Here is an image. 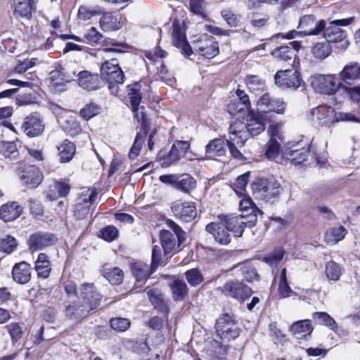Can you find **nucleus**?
<instances>
[{
	"label": "nucleus",
	"mask_w": 360,
	"mask_h": 360,
	"mask_svg": "<svg viewBox=\"0 0 360 360\" xmlns=\"http://www.w3.org/2000/svg\"><path fill=\"white\" fill-rule=\"evenodd\" d=\"M34 0H13L14 13L22 18L30 19Z\"/></svg>",
	"instance_id": "f704fd0d"
},
{
	"label": "nucleus",
	"mask_w": 360,
	"mask_h": 360,
	"mask_svg": "<svg viewBox=\"0 0 360 360\" xmlns=\"http://www.w3.org/2000/svg\"><path fill=\"white\" fill-rule=\"evenodd\" d=\"M128 97L131 105L134 117L141 124L142 128L146 129L147 126V118L145 112V108L141 106V117H139V104L141 101V94L140 91L135 89H130L128 93Z\"/></svg>",
	"instance_id": "393cba45"
},
{
	"label": "nucleus",
	"mask_w": 360,
	"mask_h": 360,
	"mask_svg": "<svg viewBox=\"0 0 360 360\" xmlns=\"http://www.w3.org/2000/svg\"><path fill=\"white\" fill-rule=\"evenodd\" d=\"M105 277L112 285H118L122 281L123 272L119 268H113L105 272Z\"/></svg>",
	"instance_id": "4d7b16f0"
},
{
	"label": "nucleus",
	"mask_w": 360,
	"mask_h": 360,
	"mask_svg": "<svg viewBox=\"0 0 360 360\" xmlns=\"http://www.w3.org/2000/svg\"><path fill=\"white\" fill-rule=\"evenodd\" d=\"M160 264H165L164 262L162 261V250L159 246L155 245L152 252L150 267L142 262H135L131 264V269L134 276L136 278V283L146 281Z\"/></svg>",
	"instance_id": "39448f33"
},
{
	"label": "nucleus",
	"mask_w": 360,
	"mask_h": 360,
	"mask_svg": "<svg viewBox=\"0 0 360 360\" xmlns=\"http://www.w3.org/2000/svg\"><path fill=\"white\" fill-rule=\"evenodd\" d=\"M269 140L266 145L265 156L269 160L278 162L281 153V143L283 138L280 127L277 125H270L268 129Z\"/></svg>",
	"instance_id": "ddd939ff"
},
{
	"label": "nucleus",
	"mask_w": 360,
	"mask_h": 360,
	"mask_svg": "<svg viewBox=\"0 0 360 360\" xmlns=\"http://www.w3.org/2000/svg\"><path fill=\"white\" fill-rule=\"evenodd\" d=\"M236 94L238 98L240 104L243 105V107L238 108L237 107H235V103H231L228 105L229 112L231 114L234 115L236 112H238L244 109H246L248 111V112L253 111V110L251 108L250 98L243 90L238 89L236 91Z\"/></svg>",
	"instance_id": "4c0bfd02"
},
{
	"label": "nucleus",
	"mask_w": 360,
	"mask_h": 360,
	"mask_svg": "<svg viewBox=\"0 0 360 360\" xmlns=\"http://www.w3.org/2000/svg\"><path fill=\"white\" fill-rule=\"evenodd\" d=\"M206 231L212 234L215 240L221 245H228L231 242V236L224 226V222H211L206 226Z\"/></svg>",
	"instance_id": "b1692460"
},
{
	"label": "nucleus",
	"mask_w": 360,
	"mask_h": 360,
	"mask_svg": "<svg viewBox=\"0 0 360 360\" xmlns=\"http://www.w3.org/2000/svg\"><path fill=\"white\" fill-rule=\"evenodd\" d=\"M312 317L317 319L319 323L325 325L333 330L337 328L335 321L326 312H314Z\"/></svg>",
	"instance_id": "603ef678"
},
{
	"label": "nucleus",
	"mask_w": 360,
	"mask_h": 360,
	"mask_svg": "<svg viewBox=\"0 0 360 360\" xmlns=\"http://www.w3.org/2000/svg\"><path fill=\"white\" fill-rule=\"evenodd\" d=\"M149 300L154 305V307L159 311L168 314L169 311L167 302H165L163 295L157 289H150L147 292Z\"/></svg>",
	"instance_id": "58836bf2"
},
{
	"label": "nucleus",
	"mask_w": 360,
	"mask_h": 360,
	"mask_svg": "<svg viewBox=\"0 0 360 360\" xmlns=\"http://www.w3.org/2000/svg\"><path fill=\"white\" fill-rule=\"evenodd\" d=\"M309 152L304 149L290 150L288 149L282 154V158L285 161L297 165H300L307 159Z\"/></svg>",
	"instance_id": "c9c22d12"
},
{
	"label": "nucleus",
	"mask_w": 360,
	"mask_h": 360,
	"mask_svg": "<svg viewBox=\"0 0 360 360\" xmlns=\"http://www.w3.org/2000/svg\"><path fill=\"white\" fill-rule=\"evenodd\" d=\"M299 27L302 30L296 31L291 30L285 34L278 33L273 36V38L277 39L282 37L287 39H292L304 35H317L323 31L326 27V22L321 20L315 23V18L312 15H306L302 16L300 20Z\"/></svg>",
	"instance_id": "7ed1b4c3"
},
{
	"label": "nucleus",
	"mask_w": 360,
	"mask_h": 360,
	"mask_svg": "<svg viewBox=\"0 0 360 360\" xmlns=\"http://www.w3.org/2000/svg\"><path fill=\"white\" fill-rule=\"evenodd\" d=\"M13 167L14 170L22 169L20 179L28 188H35L41 183L43 174L37 167L25 165L22 162H18Z\"/></svg>",
	"instance_id": "f8f14e48"
},
{
	"label": "nucleus",
	"mask_w": 360,
	"mask_h": 360,
	"mask_svg": "<svg viewBox=\"0 0 360 360\" xmlns=\"http://www.w3.org/2000/svg\"><path fill=\"white\" fill-rule=\"evenodd\" d=\"M79 291V299L88 306L90 309L93 311L99 306L101 295L93 283H84L82 284Z\"/></svg>",
	"instance_id": "dca6fc26"
},
{
	"label": "nucleus",
	"mask_w": 360,
	"mask_h": 360,
	"mask_svg": "<svg viewBox=\"0 0 360 360\" xmlns=\"http://www.w3.org/2000/svg\"><path fill=\"white\" fill-rule=\"evenodd\" d=\"M171 210L176 217L186 222L191 221L197 215L196 207L193 202L175 201L172 204Z\"/></svg>",
	"instance_id": "2eb2a0df"
},
{
	"label": "nucleus",
	"mask_w": 360,
	"mask_h": 360,
	"mask_svg": "<svg viewBox=\"0 0 360 360\" xmlns=\"http://www.w3.org/2000/svg\"><path fill=\"white\" fill-rule=\"evenodd\" d=\"M130 321L127 319L115 318L110 320L112 329L119 332H124L130 327Z\"/></svg>",
	"instance_id": "e2e57ef3"
},
{
	"label": "nucleus",
	"mask_w": 360,
	"mask_h": 360,
	"mask_svg": "<svg viewBox=\"0 0 360 360\" xmlns=\"http://www.w3.org/2000/svg\"><path fill=\"white\" fill-rule=\"evenodd\" d=\"M264 129L263 119L253 111L248 112L246 122L236 120L229 127L230 133L239 135L241 141H247L250 136H257Z\"/></svg>",
	"instance_id": "f257e3e1"
},
{
	"label": "nucleus",
	"mask_w": 360,
	"mask_h": 360,
	"mask_svg": "<svg viewBox=\"0 0 360 360\" xmlns=\"http://www.w3.org/2000/svg\"><path fill=\"white\" fill-rule=\"evenodd\" d=\"M245 141H241L239 135L229 132V139L226 141V145L233 158L238 160H245L243 155L238 149V147L243 146Z\"/></svg>",
	"instance_id": "72a5a7b5"
},
{
	"label": "nucleus",
	"mask_w": 360,
	"mask_h": 360,
	"mask_svg": "<svg viewBox=\"0 0 360 360\" xmlns=\"http://www.w3.org/2000/svg\"><path fill=\"white\" fill-rule=\"evenodd\" d=\"M245 83L249 90L255 94H260L266 89L265 81L257 75H248Z\"/></svg>",
	"instance_id": "c03bdc74"
},
{
	"label": "nucleus",
	"mask_w": 360,
	"mask_h": 360,
	"mask_svg": "<svg viewBox=\"0 0 360 360\" xmlns=\"http://www.w3.org/2000/svg\"><path fill=\"white\" fill-rule=\"evenodd\" d=\"M326 274L328 279L336 281L340 279L342 270L339 264L333 261H330L326 266Z\"/></svg>",
	"instance_id": "864d4df0"
},
{
	"label": "nucleus",
	"mask_w": 360,
	"mask_h": 360,
	"mask_svg": "<svg viewBox=\"0 0 360 360\" xmlns=\"http://www.w3.org/2000/svg\"><path fill=\"white\" fill-rule=\"evenodd\" d=\"M18 243L15 238L7 236L6 238L0 239V251L8 254L11 253L17 248Z\"/></svg>",
	"instance_id": "6e6d98bb"
},
{
	"label": "nucleus",
	"mask_w": 360,
	"mask_h": 360,
	"mask_svg": "<svg viewBox=\"0 0 360 360\" xmlns=\"http://www.w3.org/2000/svg\"><path fill=\"white\" fill-rule=\"evenodd\" d=\"M225 295L243 301L252 295V290L238 281L226 282L222 289Z\"/></svg>",
	"instance_id": "a211bd4d"
},
{
	"label": "nucleus",
	"mask_w": 360,
	"mask_h": 360,
	"mask_svg": "<svg viewBox=\"0 0 360 360\" xmlns=\"http://www.w3.org/2000/svg\"><path fill=\"white\" fill-rule=\"evenodd\" d=\"M290 46H281L274 49L271 55L278 60L286 62L293 65L296 59V53L301 47L300 41H293L289 43Z\"/></svg>",
	"instance_id": "6ab92c4d"
},
{
	"label": "nucleus",
	"mask_w": 360,
	"mask_h": 360,
	"mask_svg": "<svg viewBox=\"0 0 360 360\" xmlns=\"http://www.w3.org/2000/svg\"><path fill=\"white\" fill-rule=\"evenodd\" d=\"M331 51L332 48L330 43L326 40L316 43L311 49V54L318 60L326 58L331 53Z\"/></svg>",
	"instance_id": "37998d69"
},
{
	"label": "nucleus",
	"mask_w": 360,
	"mask_h": 360,
	"mask_svg": "<svg viewBox=\"0 0 360 360\" xmlns=\"http://www.w3.org/2000/svg\"><path fill=\"white\" fill-rule=\"evenodd\" d=\"M275 83L283 89H304L305 83L302 80L300 72L293 69L278 71L274 76Z\"/></svg>",
	"instance_id": "1a4fd4ad"
},
{
	"label": "nucleus",
	"mask_w": 360,
	"mask_h": 360,
	"mask_svg": "<svg viewBox=\"0 0 360 360\" xmlns=\"http://www.w3.org/2000/svg\"><path fill=\"white\" fill-rule=\"evenodd\" d=\"M99 110L100 108L97 105L94 103H89L81 109L80 115L84 119L88 120L98 115L99 113Z\"/></svg>",
	"instance_id": "052dcab7"
},
{
	"label": "nucleus",
	"mask_w": 360,
	"mask_h": 360,
	"mask_svg": "<svg viewBox=\"0 0 360 360\" xmlns=\"http://www.w3.org/2000/svg\"><path fill=\"white\" fill-rule=\"evenodd\" d=\"M340 77L345 83L360 79V65L356 63L347 65L340 73Z\"/></svg>",
	"instance_id": "a19ab883"
},
{
	"label": "nucleus",
	"mask_w": 360,
	"mask_h": 360,
	"mask_svg": "<svg viewBox=\"0 0 360 360\" xmlns=\"http://www.w3.org/2000/svg\"><path fill=\"white\" fill-rule=\"evenodd\" d=\"M103 38V35L94 27H91L84 34L86 41L91 44H97L101 43Z\"/></svg>",
	"instance_id": "0e129e2a"
},
{
	"label": "nucleus",
	"mask_w": 360,
	"mask_h": 360,
	"mask_svg": "<svg viewBox=\"0 0 360 360\" xmlns=\"http://www.w3.org/2000/svg\"><path fill=\"white\" fill-rule=\"evenodd\" d=\"M314 120L322 126H330L335 123V111L333 108L321 105L312 110Z\"/></svg>",
	"instance_id": "5701e85b"
},
{
	"label": "nucleus",
	"mask_w": 360,
	"mask_h": 360,
	"mask_svg": "<svg viewBox=\"0 0 360 360\" xmlns=\"http://www.w3.org/2000/svg\"><path fill=\"white\" fill-rule=\"evenodd\" d=\"M78 84L87 91H94L101 86V77L88 71H82L78 75Z\"/></svg>",
	"instance_id": "bb28decb"
},
{
	"label": "nucleus",
	"mask_w": 360,
	"mask_h": 360,
	"mask_svg": "<svg viewBox=\"0 0 360 360\" xmlns=\"http://www.w3.org/2000/svg\"><path fill=\"white\" fill-rule=\"evenodd\" d=\"M22 128L29 137H37L42 134L45 124L39 114L34 112L25 118Z\"/></svg>",
	"instance_id": "f3484780"
},
{
	"label": "nucleus",
	"mask_w": 360,
	"mask_h": 360,
	"mask_svg": "<svg viewBox=\"0 0 360 360\" xmlns=\"http://www.w3.org/2000/svg\"><path fill=\"white\" fill-rule=\"evenodd\" d=\"M100 70V77L110 83V89L115 87L111 84L112 82L117 84L124 83L125 76L116 58L105 60L101 64Z\"/></svg>",
	"instance_id": "9d476101"
},
{
	"label": "nucleus",
	"mask_w": 360,
	"mask_h": 360,
	"mask_svg": "<svg viewBox=\"0 0 360 360\" xmlns=\"http://www.w3.org/2000/svg\"><path fill=\"white\" fill-rule=\"evenodd\" d=\"M13 115V108L10 106L0 108V127L4 126L13 131L14 127L7 120L8 118L11 117Z\"/></svg>",
	"instance_id": "13d9d810"
},
{
	"label": "nucleus",
	"mask_w": 360,
	"mask_h": 360,
	"mask_svg": "<svg viewBox=\"0 0 360 360\" xmlns=\"http://www.w3.org/2000/svg\"><path fill=\"white\" fill-rule=\"evenodd\" d=\"M122 18L118 14L105 13L100 19L101 29L106 31L120 30L122 26Z\"/></svg>",
	"instance_id": "7c9ffc66"
},
{
	"label": "nucleus",
	"mask_w": 360,
	"mask_h": 360,
	"mask_svg": "<svg viewBox=\"0 0 360 360\" xmlns=\"http://www.w3.org/2000/svg\"><path fill=\"white\" fill-rule=\"evenodd\" d=\"M218 218L221 222H224L226 229L233 232L237 237L242 236L245 226L252 227L257 221L256 215L252 214L247 217L243 214L238 216L220 214Z\"/></svg>",
	"instance_id": "423d86ee"
},
{
	"label": "nucleus",
	"mask_w": 360,
	"mask_h": 360,
	"mask_svg": "<svg viewBox=\"0 0 360 360\" xmlns=\"http://www.w3.org/2000/svg\"><path fill=\"white\" fill-rule=\"evenodd\" d=\"M313 329L310 320L309 319L296 321L290 326L292 333L300 335L297 337L298 338L310 335Z\"/></svg>",
	"instance_id": "79ce46f5"
},
{
	"label": "nucleus",
	"mask_w": 360,
	"mask_h": 360,
	"mask_svg": "<svg viewBox=\"0 0 360 360\" xmlns=\"http://www.w3.org/2000/svg\"><path fill=\"white\" fill-rule=\"evenodd\" d=\"M13 280L20 284L28 283L32 276V269L26 262H21L14 265L12 270Z\"/></svg>",
	"instance_id": "cd10ccee"
},
{
	"label": "nucleus",
	"mask_w": 360,
	"mask_h": 360,
	"mask_svg": "<svg viewBox=\"0 0 360 360\" xmlns=\"http://www.w3.org/2000/svg\"><path fill=\"white\" fill-rule=\"evenodd\" d=\"M56 236L50 233L37 232L30 236L27 240L29 249L32 252L42 250L44 248L54 245L56 242Z\"/></svg>",
	"instance_id": "aec40b11"
},
{
	"label": "nucleus",
	"mask_w": 360,
	"mask_h": 360,
	"mask_svg": "<svg viewBox=\"0 0 360 360\" xmlns=\"http://www.w3.org/2000/svg\"><path fill=\"white\" fill-rule=\"evenodd\" d=\"M226 146L224 141L221 139L211 140L205 146L206 155L209 158L221 157L226 153Z\"/></svg>",
	"instance_id": "473e14b6"
},
{
	"label": "nucleus",
	"mask_w": 360,
	"mask_h": 360,
	"mask_svg": "<svg viewBox=\"0 0 360 360\" xmlns=\"http://www.w3.org/2000/svg\"><path fill=\"white\" fill-rule=\"evenodd\" d=\"M166 224L173 233L168 230H162L160 233V240L165 256L176 249L180 250L181 244L186 240V233L174 221L167 219Z\"/></svg>",
	"instance_id": "f03ea898"
},
{
	"label": "nucleus",
	"mask_w": 360,
	"mask_h": 360,
	"mask_svg": "<svg viewBox=\"0 0 360 360\" xmlns=\"http://www.w3.org/2000/svg\"><path fill=\"white\" fill-rule=\"evenodd\" d=\"M22 212V207L16 202L6 203L0 207V218L6 222L18 218Z\"/></svg>",
	"instance_id": "c85d7f7f"
},
{
	"label": "nucleus",
	"mask_w": 360,
	"mask_h": 360,
	"mask_svg": "<svg viewBox=\"0 0 360 360\" xmlns=\"http://www.w3.org/2000/svg\"><path fill=\"white\" fill-rule=\"evenodd\" d=\"M91 311L82 300L71 302L65 305V315L67 319L79 323L87 317Z\"/></svg>",
	"instance_id": "412c9836"
},
{
	"label": "nucleus",
	"mask_w": 360,
	"mask_h": 360,
	"mask_svg": "<svg viewBox=\"0 0 360 360\" xmlns=\"http://www.w3.org/2000/svg\"><path fill=\"white\" fill-rule=\"evenodd\" d=\"M49 79L50 86L58 87L70 82L73 78L61 65H58L49 73Z\"/></svg>",
	"instance_id": "c756f323"
},
{
	"label": "nucleus",
	"mask_w": 360,
	"mask_h": 360,
	"mask_svg": "<svg viewBox=\"0 0 360 360\" xmlns=\"http://www.w3.org/2000/svg\"><path fill=\"white\" fill-rule=\"evenodd\" d=\"M173 298L175 301H181L188 293V288L185 282L179 280L173 281L171 285Z\"/></svg>",
	"instance_id": "8fccbe9b"
},
{
	"label": "nucleus",
	"mask_w": 360,
	"mask_h": 360,
	"mask_svg": "<svg viewBox=\"0 0 360 360\" xmlns=\"http://www.w3.org/2000/svg\"><path fill=\"white\" fill-rule=\"evenodd\" d=\"M354 18L336 20L330 22L328 27L324 28V37L329 43L338 44L337 48L345 50L349 45L345 32L340 26H347L353 22Z\"/></svg>",
	"instance_id": "20e7f679"
},
{
	"label": "nucleus",
	"mask_w": 360,
	"mask_h": 360,
	"mask_svg": "<svg viewBox=\"0 0 360 360\" xmlns=\"http://www.w3.org/2000/svg\"><path fill=\"white\" fill-rule=\"evenodd\" d=\"M190 149V144L186 141H177L172 145L169 153L163 159L162 165L167 167L178 162Z\"/></svg>",
	"instance_id": "4be33fe9"
},
{
	"label": "nucleus",
	"mask_w": 360,
	"mask_h": 360,
	"mask_svg": "<svg viewBox=\"0 0 360 360\" xmlns=\"http://www.w3.org/2000/svg\"><path fill=\"white\" fill-rule=\"evenodd\" d=\"M190 10L193 13L200 16L203 19L207 18L203 0H190Z\"/></svg>",
	"instance_id": "680f3d73"
},
{
	"label": "nucleus",
	"mask_w": 360,
	"mask_h": 360,
	"mask_svg": "<svg viewBox=\"0 0 360 360\" xmlns=\"http://www.w3.org/2000/svg\"><path fill=\"white\" fill-rule=\"evenodd\" d=\"M172 43L174 46L181 49L183 53L189 56L191 55L192 49L188 43L185 32L181 29L179 25L173 24Z\"/></svg>",
	"instance_id": "a878e982"
},
{
	"label": "nucleus",
	"mask_w": 360,
	"mask_h": 360,
	"mask_svg": "<svg viewBox=\"0 0 360 360\" xmlns=\"http://www.w3.org/2000/svg\"><path fill=\"white\" fill-rule=\"evenodd\" d=\"M278 293L280 297L282 298L297 295V293L291 289L288 283L285 268L283 269L281 273V278L278 285Z\"/></svg>",
	"instance_id": "09e8293b"
},
{
	"label": "nucleus",
	"mask_w": 360,
	"mask_h": 360,
	"mask_svg": "<svg viewBox=\"0 0 360 360\" xmlns=\"http://www.w3.org/2000/svg\"><path fill=\"white\" fill-rule=\"evenodd\" d=\"M340 82L334 75H317L311 77V85L320 94L333 95L340 88Z\"/></svg>",
	"instance_id": "9b49d317"
},
{
	"label": "nucleus",
	"mask_w": 360,
	"mask_h": 360,
	"mask_svg": "<svg viewBox=\"0 0 360 360\" xmlns=\"http://www.w3.org/2000/svg\"><path fill=\"white\" fill-rule=\"evenodd\" d=\"M0 154L6 158L15 160L18 158L20 153L14 141H1Z\"/></svg>",
	"instance_id": "de8ad7c7"
},
{
	"label": "nucleus",
	"mask_w": 360,
	"mask_h": 360,
	"mask_svg": "<svg viewBox=\"0 0 360 360\" xmlns=\"http://www.w3.org/2000/svg\"><path fill=\"white\" fill-rule=\"evenodd\" d=\"M188 283L192 286H197L203 281V276L197 269H191L185 273Z\"/></svg>",
	"instance_id": "5fc2aeb1"
},
{
	"label": "nucleus",
	"mask_w": 360,
	"mask_h": 360,
	"mask_svg": "<svg viewBox=\"0 0 360 360\" xmlns=\"http://www.w3.org/2000/svg\"><path fill=\"white\" fill-rule=\"evenodd\" d=\"M196 186V181L193 177L188 174H183L178 177L176 188L186 193H188Z\"/></svg>",
	"instance_id": "49530a36"
},
{
	"label": "nucleus",
	"mask_w": 360,
	"mask_h": 360,
	"mask_svg": "<svg viewBox=\"0 0 360 360\" xmlns=\"http://www.w3.org/2000/svg\"><path fill=\"white\" fill-rule=\"evenodd\" d=\"M13 342L18 341L22 335L21 327L17 323H11L6 326Z\"/></svg>",
	"instance_id": "774afa93"
},
{
	"label": "nucleus",
	"mask_w": 360,
	"mask_h": 360,
	"mask_svg": "<svg viewBox=\"0 0 360 360\" xmlns=\"http://www.w3.org/2000/svg\"><path fill=\"white\" fill-rule=\"evenodd\" d=\"M194 49L207 58H212L219 53L218 43L215 41V38L207 34L201 35L194 43Z\"/></svg>",
	"instance_id": "4468645a"
},
{
	"label": "nucleus",
	"mask_w": 360,
	"mask_h": 360,
	"mask_svg": "<svg viewBox=\"0 0 360 360\" xmlns=\"http://www.w3.org/2000/svg\"><path fill=\"white\" fill-rule=\"evenodd\" d=\"M58 150L59 151L60 162H68L73 158L76 148L73 143L66 139L58 146Z\"/></svg>",
	"instance_id": "a18cd8bd"
},
{
	"label": "nucleus",
	"mask_w": 360,
	"mask_h": 360,
	"mask_svg": "<svg viewBox=\"0 0 360 360\" xmlns=\"http://www.w3.org/2000/svg\"><path fill=\"white\" fill-rule=\"evenodd\" d=\"M284 250L282 248H276L273 252L267 254L264 257V261L271 265L281 262L283 257Z\"/></svg>",
	"instance_id": "bf43d9fd"
},
{
	"label": "nucleus",
	"mask_w": 360,
	"mask_h": 360,
	"mask_svg": "<svg viewBox=\"0 0 360 360\" xmlns=\"http://www.w3.org/2000/svg\"><path fill=\"white\" fill-rule=\"evenodd\" d=\"M267 108V112L272 111L278 114H283L286 108V103L281 98H271Z\"/></svg>",
	"instance_id": "338daca9"
},
{
	"label": "nucleus",
	"mask_w": 360,
	"mask_h": 360,
	"mask_svg": "<svg viewBox=\"0 0 360 360\" xmlns=\"http://www.w3.org/2000/svg\"><path fill=\"white\" fill-rule=\"evenodd\" d=\"M119 231L114 226H107L101 230V237L108 242H111L117 238Z\"/></svg>",
	"instance_id": "69168bd1"
},
{
	"label": "nucleus",
	"mask_w": 360,
	"mask_h": 360,
	"mask_svg": "<svg viewBox=\"0 0 360 360\" xmlns=\"http://www.w3.org/2000/svg\"><path fill=\"white\" fill-rule=\"evenodd\" d=\"M252 190L257 197L272 202L283 192V188L278 181L265 179L255 181L252 184Z\"/></svg>",
	"instance_id": "0eeeda50"
},
{
	"label": "nucleus",
	"mask_w": 360,
	"mask_h": 360,
	"mask_svg": "<svg viewBox=\"0 0 360 360\" xmlns=\"http://www.w3.org/2000/svg\"><path fill=\"white\" fill-rule=\"evenodd\" d=\"M347 231L343 226L329 228L325 233L324 239L326 243L335 245L342 240Z\"/></svg>",
	"instance_id": "e433bc0d"
},
{
	"label": "nucleus",
	"mask_w": 360,
	"mask_h": 360,
	"mask_svg": "<svg viewBox=\"0 0 360 360\" xmlns=\"http://www.w3.org/2000/svg\"><path fill=\"white\" fill-rule=\"evenodd\" d=\"M215 329L219 337L225 341L236 339L240 334V329L237 326L234 318L228 314H222L216 321Z\"/></svg>",
	"instance_id": "6e6552de"
},
{
	"label": "nucleus",
	"mask_w": 360,
	"mask_h": 360,
	"mask_svg": "<svg viewBox=\"0 0 360 360\" xmlns=\"http://www.w3.org/2000/svg\"><path fill=\"white\" fill-rule=\"evenodd\" d=\"M96 195V190H92L88 199H84L82 203H77L75 205L74 213L77 219H84L89 214V206L95 201Z\"/></svg>",
	"instance_id": "ea45409f"
},
{
	"label": "nucleus",
	"mask_w": 360,
	"mask_h": 360,
	"mask_svg": "<svg viewBox=\"0 0 360 360\" xmlns=\"http://www.w3.org/2000/svg\"><path fill=\"white\" fill-rule=\"evenodd\" d=\"M34 269L39 278H47L51 272V265L49 257L44 253H39L35 262Z\"/></svg>",
	"instance_id": "2f4dec72"
},
{
	"label": "nucleus",
	"mask_w": 360,
	"mask_h": 360,
	"mask_svg": "<svg viewBox=\"0 0 360 360\" xmlns=\"http://www.w3.org/2000/svg\"><path fill=\"white\" fill-rule=\"evenodd\" d=\"M146 134L147 132L145 130L143 132H140L136 134L133 146L129 153V158L130 159L134 160L139 155Z\"/></svg>",
	"instance_id": "3c124183"
}]
</instances>
